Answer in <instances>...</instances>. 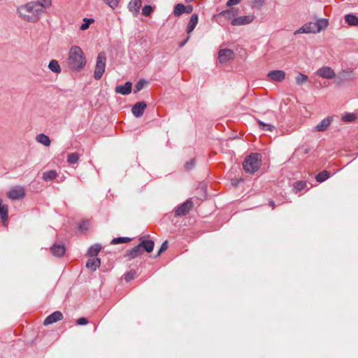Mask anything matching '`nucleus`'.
Listing matches in <instances>:
<instances>
[{
    "mask_svg": "<svg viewBox=\"0 0 358 358\" xmlns=\"http://www.w3.org/2000/svg\"><path fill=\"white\" fill-rule=\"evenodd\" d=\"M18 15L24 21L35 22L38 21L39 15L42 14L43 6L40 1H31L17 7Z\"/></svg>",
    "mask_w": 358,
    "mask_h": 358,
    "instance_id": "f257e3e1",
    "label": "nucleus"
},
{
    "mask_svg": "<svg viewBox=\"0 0 358 358\" xmlns=\"http://www.w3.org/2000/svg\"><path fill=\"white\" fill-rule=\"evenodd\" d=\"M87 61L82 49L77 45L70 48L66 64L69 69L72 71H80L86 65Z\"/></svg>",
    "mask_w": 358,
    "mask_h": 358,
    "instance_id": "f03ea898",
    "label": "nucleus"
},
{
    "mask_svg": "<svg viewBox=\"0 0 358 358\" xmlns=\"http://www.w3.org/2000/svg\"><path fill=\"white\" fill-rule=\"evenodd\" d=\"M261 164V155L259 153H252L245 159L243 166L246 173H254L260 168Z\"/></svg>",
    "mask_w": 358,
    "mask_h": 358,
    "instance_id": "7ed1b4c3",
    "label": "nucleus"
},
{
    "mask_svg": "<svg viewBox=\"0 0 358 358\" xmlns=\"http://www.w3.org/2000/svg\"><path fill=\"white\" fill-rule=\"evenodd\" d=\"M106 64V57L103 52L99 54L96 60L95 69L94 71V78L95 80H100L105 72Z\"/></svg>",
    "mask_w": 358,
    "mask_h": 358,
    "instance_id": "20e7f679",
    "label": "nucleus"
},
{
    "mask_svg": "<svg viewBox=\"0 0 358 358\" xmlns=\"http://www.w3.org/2000/svg\"><path fill=\"white\" fill-rule=\"evenodd\" d=\"M234 57L235 53L231 49L224 48L220 50L218 52V59L222 64L233 60Z\"/></svg>",
    "mask_w": 358,
    "mask_h": 358,
    "instance_id": "39448f33",
    "label": "nucleus"
},
{
    "mask_svg": "<svg viewBox=\"0 0 358 358\" xmlns=\"http://www.w3.org/2000/svg\"><path fill=\"white\" fill-rule=\"evenodd\" d=\"M193 203L191 200H187L182 204L179 206L175 210L176 216H184L186 215L189 210L193 208Z\"/></svg>",
    "mask_w": 358,
    "mask_h": 358,
    "instance_id": "423d86ee",
    "label": "nucleus"
},
{
    "mask_svg": "<svg viewBox=\"0 0 358 358\" xmlns=\"http://www.w3.org/2000/svg\"><path fill=\"white\" fill-rule=\"evenodd\" d=\"M316 74L325 79H332L336 76L334 71L329 66H322L318 69Z\"/></svg>",
    "mask_w": 358,
    "mask_h": 358,
    "instance_id": "0eeeda50",
    "label": "nucleus"
},
{
    "mask_svg": "<svg viewBox=\"0 0 358 358\" xmlns=\"http://www.w3.org/2000/svg\"><path fill=\"white\" fill-rule=\"evenodd\" d=\"M255 19L254 15H244L234 18L231 23L233 26L245 25L251 23Z\"/></svg>",
    "mask_w": 358,
    "mask_h": 358,
    "instance_id": "6e6552de",
    "label": "nucleus"
},
{
    "mask_svg": "<svg viewBox=\"0 0 358 358\" xmlns=\"http://www.w3.org/2000/svg\"><path fill=\"white\" fill-rule=\"evenodd\" d=\"M24 195V189L22 187H14L7 193L8 197L12 200L22 199Z\"/></svg>",
    "mask_w": 358,
    "mask_h": 358,
    "instance_id": "1a4fd4ad",
    "label": "nucleus"
},
{
    "mask_svg": "<svg viewBox=\"0 0 358 358\" xmlns=\"http://www.w3.org/2000/svg\"><path fill=\"white\" fill-rule=\"evenodd\" d=\"M317 33V28L314 22H308L303 25L301 28L294 32V35L298 34Z\"/></svg>",
    "mask_w": 358,
    "mask_h": 358,
    "instance_id": "9d476101",
    "label": "nucleus"
},
{
    "mask_svg": "<svg viewBox=\"0 0 358 358\" xmlns=\"http://www.w3.org/2000/svg\"><path fill=\"white\" fill-rule=\"evenodd\" d=\"M63 319V315L60 311H55L50 315H48L44 320V325H49L60 321Z\"/></svg>",
    "mask_w": 358,
    "mask_h": 358,
    "instance_id": "9b49d317",
    "label": "nucleus"
},
{
    "mask_svg": "<svg viewBox=\"0 0 358 358\" xmlns=\"http://www.w3.org/2000/svg\"><path fill=\"white\" fill-rule=\"evenodd\" d=\"M286 73L282 70H275L270 71L267 76L272 80L275 82H282L285 78Z\"/></svg>",
    "mask_w": 358,
    "mask_h": 358,
    "instance_id": "f8f14e48",
    "label": "nucleus"
},
{
    "mask_svg": "<svg viewBox=\"0 0 358 358\" xmlns=\"http://www.w3.org/2000/svg\"><path fill=\"white\" fill-rule=\"evenodd\" d=\"M146 106L144 101L137 102L132 107L131 112L136 117H140L143 115Z\"/></svg>",
    "mask_w": 358,
    "mask_h": 358,
    "instance_id": "ddd939ff",
    "label": "nucleus"
},
{
    "mask_svg": "<svg viewBox=\"0 0 358 358\" xmlns=\"http://www.w3.org/2000/svg\"><path fill=\"white\" fill-rule=\"evenodd\" d=\"M333 121V117H328L327 118L323 119L320 123H318L315 127L314 131H324L329 127L331 123Z\"/></svg>",
    "mask_w": 358,
    "mask_h": 358,
    "instance_id": "4468645a",
    "label": "nucleus"
},
{
    "mask_svg": "<svg viewBox=\"0 0 358 358\" xmlns=\"http://www.w3.org/2000/svg\"><path fill=\"white\" fill-rule=\"evenodd\" d=\"M141 243L139 245L143 249V251H146L148 252H150L153 250L154 248V241L151 240H145L143 237H141L139 238Z\"/></svg>",
    "mask_w": 358,
    "mask_h": 358,
    "instance_id": "2eb2a0df",
    "label": "nucleus"
},
{
    "mask_svg": "<svg viewBox=\"0 0 358 358\" xmlns=\"http://www.w3.org/2000/svg\"><path fill=\"white\" fill-rule=\"evenodd\" d=\"M132 84L131 82H127L124 85H117L115 87V92L123 95H127L131 92Z\"/></svg>",
    "mask_w": 358,
    "mask_h": 358,
    "instance_id": "dca6fc26",
    "label": "nucleus"
},
{
    "mask_svg": "<svg viewBox=\"0 0 358 358\" xmlns=\"http://www.w3.org/2000/svg\"><path fill=\"white\" fill-rule=\"evenodd\" d=\"M141 4V0H131L128 4V8L134 15H136L139 12Z\"/></svg>",
    "mask_w": 358,
    "mask_h": 358,
    "instance_id": "f3484780",
    "label": "nucleus"
},
{
    "mask_svg": "<svg viewBox=\"0 0 358 358\" xmlns=\"http://www.w3.org/2000/svg\"><path fill=\"white\" fill-rule=\"evenodd\" d=\"M50 251L54 256L59 257L64 255L66 250L64 245L55 244L51 247Z\"/></svg>",
    "mask_w": 358,
    "mask_h": 358,
    "instance_id": "a211bd4d",
    "label": "nucleus"
},
{
    "mask_svg": "<svg viewBox=\"0 0 358 358\" xmlns=\"http://www.w3.org/2000/svg\"><path fill=\"white\" fill-rule=\"evenodd\" d=\"M143 252V249L139 245V244L134 248H131L127 253V256L129 257V259H134L141 255H142Z\"/></svg>",
    "mask_w": 358,
    "mask_h": 358,
    "instance_id": "6ab92c4d",
    "label": "nucleus"
},
{
    "mask_svg": "<svg viewBox=\"0 0 358 358\" xmlns=\"http://www.w3.org/2000/svg\"><path fill=\"white\" fill-rule=\"evenodd\" d=\"M237 15V11L234 8L226 10L220 13L217 16H222L227 20H233L236 18L235 16Z\"/></svg>",
    "mask_w": 358,
    "mask_h": 358,
    "instance_id": "aec40b11",
    "label": "nucleus"
},
{
    "mask_svg": "<svg viewBox=\"0 0 358 358\" xmlns=\"http://www.w3.org/2000/svg\"><path fill=\"white\" fill-rule=\"evenodd\" d=\"M199 17L196 14L192 15L189 22L187 27V34H190L195 28L198 23Z\"/></svg>",
    "mask_w": 358,
    "mask_h": 358,
    "instance_id": "412c9836",
    "label": "nucleus"
},
{
    "mask_svg": "<svg viewBox=\"0 0 358 358\" xmlns=\"http://www.w3.org/2000/svg\"><path fill=\"white\" fill-rule=\"evenodd\" d=\"M0 217L3 222H6L8 220V207L7 205H4L2 203L1 199H0Z\"/></svg>",
    "mask_w": 358,
    "mask_h": 358,
    "instance_id": "4be33fe9",
    "label": "nucleus"
},
{
    "mask_svg": "<svg viewBox=\"0 0 358 358\" xmlns=\"http://www.w3.org/2000/svg\"><path fill=\"white\" fill-rule=\"evenodd\" d=\"M36 141L38 143L43 144V145L47 147L50 146L51 143L50 138L44 134H40L37 135L36 137Z\"/></svg>",
    "mask_w": 358,
    "mask_h": 358,
    "instance_id": "5701e85b",
    "label": "nucleus"
},
{
    "mask_svg": "<svg viewBox=\"0 0 358 358\" xmlns=\"http://www.w3.org/2000/svg\"><path fill=\"white\" fill-rule=\"evenodd\" d=\"M101 262L98 258L90 259L87 262L86 267L92 271H95L98 267L100 266Z\"/></svg>",
    "mask_w": 358,
    "mask_h": 358,
    "instance_id": "b1692460",
    "label": "nucleus"
},
{
    "mask_svg": "<svg viewBox=\"0 0 358 358\" xmlns=\"http://www.w3.org/2000/svg\"><path fill=\"white\" fill-rule=\"evenodd\" d=\"M314 23L317 28V33L321 31L322 30L325 29L329 24L328 20L324 18L320 19V20H317L316 22H315Z\"/></svg>",
    "mask_w": 358,
    "mask_h": 358,
    "instance_id": "393cba45",
    "label": "nucleus"
},
{
    "mask_svg": "<svg viewBox=\"0 0 358 358\" xmlns=\"http://www.w3.org/2000/svg\"><path fill=\"white\" fill-rule=\"evenodd\" d=\"M345 20L350 26H358V17L355 15H346L345 16Z\"/></svg>",
    "mask_w": 358,
    "mask_h": 358,
    "instance_id": "a878e982",
    "label": "nucleus"
},
{
    "mask_svg": "<svg viewBox=\"0 0 358 358\" xmlns=\"http://www.w3.org/2000/svg\"><path fill=\"white\" fill-rule=\"evenodd\" d=\"M48 68L51 71L56 73H59L62 71L58 62L55 59H52L50 62Z\"/></svg>",
    "mask_w": 358,
    "mask_h": 358,
    "instance_id": "bb28decb",
    "label": "nucleus"
},
{
    "mask_svg": "<svg viewBox=\"0 0 358 358\" xmlns=\"http://www.w3.org/2000/svg\"><path fill=\"white\" fill-rule=\"evenodd\" d=\"M57 176V173L55 170H50L45 171L43 173L42 178L45 181L52 180L55 179Z\"/></svg>",
    "mask_w": 358,
    "mask_h": 358,
    "instance_id": "cd10ccee",
    "label": "nucleus"
},
{
    "mask_svg": "<svg viewBox=\"0 0 358 358\" xmlns=\"http://www.w3.org/2000/svg\"><path fill=\"white\" fill-rule=\"evenodd\" d=\"M330 176L329 172L327 171H322L320 173H319L316 176L315 179L319 182H322L327 180Z\"/></svg>",
    "mask_w": 358,
    "mask_h": 358,
    "instance_id": "c85d7f7f",
    "label": "nucleus"
},
{
    "mask_svg": "<svg viewBox=\"0 0 358 358\" xmlns=\"http://www.w3.org/2000/svg\"><path fill=\"white\" fill-rule=\"evenodd\" d=\"M308 77L302 73H299L295 77V81L298 85H303L308 81Z\"/></svg>",
    "mask_w": 358,
    "mask_h": 358,
    "instance_id": "c756f323",
    "label": "nucleus"
},
{
    "mask_svg": "<svg viewBox=\"0 0 358 358\" xmlns=\"http://www.w3.org/2000/svg\"><path fill=\"white\" fill-rule=\"evenodd\" d=\"M257 122L259 124V127L261 129L266 131H273L275 129V127L270 124L264 123V122L261 120H257Z\"/></svg>",
    "mask_w": 358,
    "mask_h": 358,
    "instance_id": "7c9ffc66",
    "label": "nucleus"
},
{
    "mask_svg": "<svg viewBox=\"0 0 358 358\" xmlns=\"http://www.w3.org/2000/svg\"><path fill=\"white\" fill-rule=\"evenodd\" d=\"M80 159V155L78 152H73L68 155L67 162L70 164H76Z\"/></svg>",
    "mask_w": 358,
    "mask_h": 358,
    "instance_id": "2f4dec72",
    "label": "nucleus"
},
{
    "mask_svg": "<svg viewBox=\"0 0 358 358\" xmlns=\"http://www.w3.org/2000/svg\"><path fill=\"white\" fill-rule=\"evenodd\" d=\"M182 13H185V5L182 3L176 4L174 7L173 15L178 17Z\"/></svg>",
    "mask_w": 358,
    "mask_h": 358,
    "instance_id": "473e14b6",
    "label": "nucleus"
},
{
    "mask_svg": "<svg viewBox=\"0 0 358 358\" xmlns=\"http://www.w3.org/2000/svg\"><path fill=\"white\" fill-rule=\"evenodd\" d=\"M101 250V245L95 244L90 248L88 250V255L90 257L96 256Z\"/></svg>",
    "mask_w": 358,
    "mask_h": 358,
    "instance_id": "72a5a7b5",
    "label": "nucleus"
},
{
    "mask_svg": "<svg viewBox=\"0 0 358 358\" xmlns=\"http://www.w3.org/2000/svg\"><path fill=\"white\" fill-rule=\"evenodd\" d=\"M84 23L81 24L80 29L83 31L86 30L89 28L90 25L94 22L93 18H84Z\"/></svg>",
    "mask_w": 358,
    "mask_h": 358,
    "instance_id": "f704fd0d",
    "label": "nucleus"
},
{
    "mask_svg": "<svg viewBox=\"0 0 358 358\" xmlns=\"http://www.w3.org/2000/svg\"><path fill=\"white\" fill-rule=\"evenodd\" d=\"M130 241H131V238H129L118 237V238H113L111 241L110 243L113 245H115V244H120V243H128Z\"/></svg>",
    "mask_w": 358,
    "mask_h": 358,
    "instance_id": "c9c22d12",
    "label": "nucleus"
},
{
    "mask_svg": "<svg viewBox=\"0 0 358 358\" xmlns=\"http://www.w3.org/2000/svg\"><path fill=\"white\" fill-rule=\"evenodd\" d=\"M106 4L110 6L112 9H115L119 3L120 0H102Z\"/></svg>",
    "mask_w": 358,
    "mask_h": 358,
    "instance_id": "e433bc0d",
    "label": "nucleus"
},
{
    "mask_svg": "<svg viewBox=\"0 0 358 358\" xmlns=\"http://www.w3.org/2000/svg\"><path fill=\"white\" fill-rule=\"evenodd\" d=\"M306 187V183L304 181H299L296 182L294 185V189L296 192H299L303 190Z\"/></svg>",
    "mask_w": 358,
    "mask_h": 358,
    "instance_id": "4c0bfd02",
    "label": "nucleus"
},
{
    "mask_svg": "<svg viewBox=\"0 0 358 358\" xmlns=\"http://www.w3.org/2000/svg\"><path fill=\"white\" fill-rule=\"evenodd\" d=\"M146 83L147 82L143 79L138 80L135 85L134 92L136 93L141 91Z\"/></svg>",
    "mask_w": 358,
    "mask_h": 358,
    "instance_id": "58836bf2",
    "label": "nucleus"
},
{
    "mask_svg": "<svg viewBox=\"0 0 358 358\" xmlns=\"http://www.w3.org/2000/svg\"><path fill=\"white\" fill-rule=\"evenodd\" d=\"M356 119L354 113H346L342 117V120L344 122H352Z\"/></svg>",
    "mask_w": 358,
    "mask_h": 358,
    "instance_id": "ea45409f",
    "label": "nucleus"
},
{
    "mask_svg": "<svg viewBox=\"0 0 358 358\" xmlns=\"http://www.w3.org/2000/svg\"><path fill=\"white\" fill-rule=\"evenodd\" d=\"M136 277V272L134 271H131L125 274L124 279L127 282H129L131 280H134Z\"/></svg>",
    "mask_w": 358,
    "mask_h": 358,
    "instance_id": "a19ab883",
    "label": "nucleus"
},
{
    "mask_svg": "<svg viewBox=\"0 0 358 358\" xmlns=\"http://www.w3.org/2000/svg\"><path fill=\"white\" fill-rule=\"evenodd\" d=\"M264 3V0H252V7L260 9Z\"/></svg>",
    "mask_w": 358,
    "mask_h": 358,
    "instance_id": "79ce46f5",
    "label": "nucleus"
},
{
    "mask_svg": "<svg viewBox=\"0 0 358 358\" xmlns=\"http://www.w3.org/2000/svg\"><path fill=\"white\" fill-rule=\"evenodd\" d=\"M152 11V8L151 6L146 5L142 9V13L145 16H149Z\"/></svg>",
    "mask_w": 358,
    "mask_h": 358,
    "instance_id": "37998d69",
    "label": "nucleus"
},
{
    "mask_svg": "<svg viewBox=\"0 0 358 358\" xmlns=\"http://www.w3.org/2000/svg\"><path fill=\"white\" fill-rule=\"evenodd\" d=\"M167 248H168L167 241H165L162 244L157 256H159L161 255V253L166 251L167 250Z\"/></svg>",
    "mask_w": 358,
    "mask_h": 358,
    "instance_id": "c03bdc74",
    "label": "nucleus"
},
{
    "mask_svg": "<svg viewBox=\"0 0 358 358\" xmlns=\"http://www.w3.org/2000/svg\"><path fill=\"white\" fill-rule=\"evenodd\" d=\"M77 324L78 325H85L88 323V320L85 317H80L77 320Z\"/></svg>",
    "mask_w": 358,
    "mask_h": 358,
    "instance_id": "a18cd8bd",
    "label": "nucleus"
},
{
    "mask_svg": "<svg viewBox=\"0 0 358 358\" xmlns=\"http://www.w3.org/2000/svg\"><path fill=\"white\" fill-rule=\"evenodd\" d=\"M51 2L52 0H42V1H40V3L43 6V10H44V8L50 6Z\"/></svg>",
    "mask_w": 358,
    "mask_h": 358,
    "instance_id": "49530a36",
    "label": "nucleus"
},
{
    "mask_svg": "<svg viewBox=\"0 0 358 358\" xmlns=\"http://www.w3.org/2000/svg\"><path fill=\"white\" fill-rule=\"evenodd\" d=\"M242 0H229L227 2V6L228 7H230V6H234V5H237Z\"/></svg>",
    "mask_w": 358,
    "mask_h": 358,
    "instance_id": "de8ad7c7",
    "label": "nucleus"
},
{
    "mask_svg": "<svg viewBox=\"0 0 358 358\" xmlns=\"http://www.w3.org/2000/svg\"><path fill=\"white\" fill-rule=\"evenodd\" d=\"M89 226V222L88 221H83V222H81L79 225V229L80 230H85L87 229Z\"/></svg>",
    "mask_w": 358,
    "mask_h": 358,
    "instance_id": "09e8293b",
    "label": "nucleus"
},
{
    "mask_svg": "<svg viewBox=\"0 0 358 358\" xmlns=\"http://www.w3.org/2000/svg\"><path fill=\"white\" fill-rule=\"evenodd\" d=\"M194 159H191L189 162H187L185 164V168L187 169H191L194 166Z\"/></svg>",
    "mask_w": 358,
    "mask_h": 358,
    "instance_id": "8fccbe9b",
    "label": "nucleus"
},
{
    "mask_svg": "<svg viewBox=\"0 0 358 358\" xmlns=\"http://www.w3.org/2000/svg\"><path fill=\"white\" fill-rule=\"evenodd\" d=\"M193 10L192 6H185V13H191Z\"/></svg>",
    "mask_w": 358,
    "mask_h": 358,
    "instance_id": "3c124183",
    "label": "nucleus"
},
{
    "mask_svg": "<svg viewBox=\"0 0 358 358\" xmlns=\"http://www.w3.org/2000/svg\"><path fill=\"white\" fill-rule=\"evenodd\" d=\"M269 206L271 207L272 209H274L275 207V202L273 200H270L268 201Z\"/></svg>",
    "mask_w": 358,
    "mask_h": 358,
    "instance_id": "603ef678",
    "label": "nucleus"
},
{
    "mask_svg": "<svg viewBox=\"0 0 358 358\" xmlns=\"http://www.w3.org/2000/svg\"><path fill=\"white\" fill-rule=\"evenodd\" d=\"M189 36H188V37H187V38L185 41H183L182 43H180V47L184 46V45H185V44L187 43V41L189 40Z\"/></svg>",
    "mask_w": 358,
    "mask_h": 358,
    "instance_id": "864d4df0",
    "label": "nucleus"
},
{
    "mask_svg": "<svg viewBox=\"0 0 358 358\" xmlns=\"http://www.w3.org/2000/svg\"><path fill=\"white\" fill-rule=\"evenodd\" d=\"M347 73H348V72H346V71H343V72L341 73L339 76H340L341 77L345 78V75H346Z\"/></svg>",
    "mask_w": 358,
    "mask_h": 358,
    "instance_id": "5fc2aeb1",
    "label": "nucleus"
},
{
    "mask_svg": "<svg viewBox=\"0 0 358 358\" xmlns=\"http://www.w3.org/2000/svg\"><path fill=\"white\" fill-rule=\"evenodd\" d=\"M232 184L233 185H236V182H235V180H232Z\"/></svg>",
    "mask_w": 358,
    "mask_h": 358,
    "instance_id": "6e6d98bb",
    "label": "nucleus"
},
{
    "mask_svg": "<svg viewBox=\"0 0 358 358\" xmlns=\"http://www.w3.org/2000/svg\"><path fill=\"white\" fill-rule=\"evenodd\" d=\"M187 2H192L194 0H185Z\"/></svg>",
    "mask_w": 358,
    "mask_h": 358,
    "instance_id": "4d7b16f0",
    "label": "nucleus"
},
{
    "mask_svg": "<svg viewBox=\"0 0 358 358\" xmlns=\"http://www.w3.org/2000/svg\"><path fill=\"white\" fill-rule=\"evenodd\" d=\"M308 150H305V153H308Z\"/></svg>",
    "mask_w": 358,
    "mask_h": 358,
    "instance_id": "13d9d810",
    "label": "nucleus"
}]
</instances>
